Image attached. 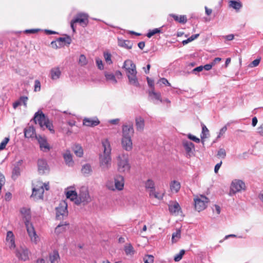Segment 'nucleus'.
Returning <instances> with one entry per match:
<instances>
[{"mask_svg": "<svg viewBox=\"0 0 263 263\" xmlns=\"http://www.w3.org/2000/svg\"><path fill=\"white\" fill-rule=\"evenodd\" d=\"M123 68L126 71V73L130 85L138 87L139 83L137 77V70L135 64L129 60H126L123 65Z\"/></svg>", "mask_w": 263, "mask_h": 263, "instance_id": "nucleus-1", "label": "nucleus"}, {"mask_svg": "<svg viewBox=\"0 0 263 263\" xmlns=\"http://www.w3.org/2000/svg\"><path fill=\"white\" fill-rule=\"evenodd\" d=\"M117 170L119 173H125L128 172L130 168L129 162V156L127 154L122 153L116 157Z\"/></svg>", "mask_w": 263, "mask_h": 263, "instance_id": "nucleus-2", "label": "nucleus"}, {"mask_svg": "<svg viewBox=\"0 0 263 263\" xmlns=\"http://www.w3.org/2000/svg\"><path fill=\"white\" fill-rule=\"evenodd\" d=\"M91 201V197L89 194L88 187L85 186L81 187L78 194V199L76 200V204L78 205L81 204L85 205Z\"/></svg>", "mask_w": 263, "mask_h": 263, "instance_id": "nucleus-3", "label": "nucleus"}, {"mask_svg": "<svg viewBox=\"0 0 263 263\" xmlns=\"http://www.w3.org/2000/svg\"><path fill=\"white\" fill-rule=\"evenodd\" d=\"M34 121L38 123L41 127H46L49 130L53 132L52 125L42 112L38 111L35 113L34 117Z\"/></svg>", "mask_w": 263, "mask_h": 263, "instance_id": "nucleus-4", "label": "nucleus"}, {"mask_svg": "<svg viewBox=\"0 0 263 263\" xmlns=\"http://www.w3.org/2000/svg\"><path fill=\"white\" fill-rule=\"evenodd\" d=\"M195 209L198 212L204 210L207 206L209 199L202 195H196L194 198Z\"/></svg>", "mask_w": 263, "mask_h": 263, "instance_id": "nucleus-5", "label": "nucleus"}, {"mask_svg": "<svg viewBox=\"0 0 263 263\" xmlns=\"http://www.w3.org/2000/svg\"><path fill=\"white\" fill-rule=\"evenodd\" d=\"M68 215L67 204L65 201H61L55 209V217L57 220H64Z\"/></svg>", "mask_w": 263, "mask_h": 263, "instance_id": "nucleus-6", "label": "nucleus"}, {"mask_svg": "<svg viewBox=\"0 0 263 263\" xmlns=\"http://www.w3.org/2000/svg\"><path fill=\"white\" fill-rule=\"evenodd\" d=\"M99 164L102 171L109 170L111 165V155L100 154L99 155Z\"/></svg>", "mask_w": 263, "mask_h": 263, "instance_id": "nucleus-7", "label": "nucleus"}, {"mask_svg": "<svg viewBox=\"0 0 263 263\" xmlns=\"http://www.w3.org/2000/svg\"><path fill=\"white\" fill-rule=\"evenodd\" d=\"M43 185V183L40 181L37 182L36 184H33L31 197L34 200L43 199L44 192Z\"/></svg>", "mask_w": 263, "mask_h": 263, "instance_id": "nucleus-8", "label": "nucleus"}, {"mask_svg": "<svg viewBox=\"0 0 263 263\" xmlns=\"http://www.w3.org/2000/svg\"><path fill=\"white\" fill-rule=\"evenodd\" d=\"M36 140L40 145V149L44 152H48L51 149V146L47 141L46 137L41 135L35 136Z\"/></svg>", "mask_w": 263, "mask_h": 263, "instance_id": "nucleus-9", "label": "nucleus"}, {"mask_svg": "<svg viewBox=\"0 0 263 263\" xmlns=\"http://www.w3.org/2000/svg\"><path fill=\"white\" fill-rule=\"evenodd\" d=\"M134 133L133 125L132 122L126 123L122 127V137L132 138Z\"/></svg>", "mask_w": 263, "mask_h": 263, "instance_id": "nucleus-10", "label": "nucleus"}, {"mask_svg": "<svg viewBox=\"0 0 263 263\" xmlns=\"http://www.w3.org/2000/svg\"><path fill=\"white\" fill-rule=\"evenodd\" d=\"M168 211L171 214L178 216L182 213L181 207L176 201H171L168 203Z\"/></svg>", "mask_w": 263, "mask_h": 263, "instance_id": "nucleus-11", "label": "nucleus"}, {"mask_svg": "<svg viewBox=\"0 0 263 263\" xmlns=\"http://www.w3.org/2000/svg\"><path fill=\"white\" fill-rule=\"evenodd\" d=\"M73 21L77 23H79L83 27H86L88 24V15L84 13H79L77 14Z\"/></svg>", "mask_w": 263, "mask_h": 263, "instance_id": "nucleus-12", "label": "nucleus"}, {"mask_svg": "<svg viewBox=\"0 0 263 263\" xmlns=\"http://www.w3.org/2000/svg\"><path fill=\"white\" fill-rule=\"evenodd\" d=\"M26 226V230L31 241L34 243H37L39 241V238L37 235L34 228L32 223L27 224Z\"/></svg>", "mask_w": 263, "mask_h": 263, "instance_id": "nucleus-13", "label": "nucleus"}, {"mask_svg": "<svg viewBox=\"0 0 263 263\" xmlns=\"http://www.w3.org/2000/svg\"><path fill=\"white\" fill-rule=\"evenodd\" d=\"M65 194L67 199L73 201L76 204V200L78 199V194L76 191L73 190V187H67L65 191Z\"/></svg>", "mask_w": 263, "mask_h": 263, "instance_id": "nucleus-14", "label": "nucleus"}, {"mask_svg": "<svg viewBox=\"0 0 263 263\" xmlns=\"http://www.w3.org/2000/svg\"><path fill=\"white\" fill-rule=\"evenodd\" d=\"M245 184L241 180H235L231 184V190L232 192L235 193L245 190Z\"/></svg>", "mask_w": 263, "mask_h": 263, "instance_id": "nucleus-15", "label": "nucleus"}, {"mask_svg": "<svg viewBox=\"0 0 263 263\" xmlns=\"http://www.w3.org/2000/svg\"><path fill=\"white\" fill-rule=\"evenodd\" d=\"M115 182V191L117 190L121 191L123 190L124 186V177L120 175H116L114 177Z\"/></svg>", "mask_w": 263, "mask_h": 263, "instance_id": "nucleus-16", "label": "nucleus"}, {"mask_svg": "<svg viewBox=\"0 0 263 263\" xmlns=\"http://www.w3.org/2000/svg\"><path fill=\"white\" fill-rule=\"evenodd\" d=\"M20 213L25 225H27V224L31 223L30 222L31 216L30 210L29 208L23 207L21 209Z\"/></svg>", "mask_w": 263, "mask_h": 263, "instance_id": "nucleus-17", "label": "nucleus"}, {"mask_svg": "<svg viewBox=\"0 0 263 263\" xmlns=\"http://www.w3.org/2000/svg\"><path fill=\"white\" fill-rule=\"evenodd\" d=\"M121 146L122 148L126 151L129 152L133 149V142L132 138L127 137L121 138Z\"/></svg>", "mask_w": 263, "mask_h": 263, "instance_id": "nucleus-18", "label": "nucleus"}, {"mask_svg": "<svg viewBox=\"0 0 263 263\" xmlns=\"http://www.w3.org/2000/svg\"><path fill=\"white\" fill-rule=\"evenodd\" d=\"M101 144L103 147V151L100 154L111 155L112 148L110 142L108 139L105 138L102 139Z\"/></svg>", "mask_w": 263, "mask_h": 263, "instance_id": "nucleus-19", "label": "nucleus"}, {"mask_svg": "<svg viewBox=\"0 0 263 263\" xmlns=\"http://www.w3.org/2000/svg\"><path fill=\"white\" fill-rule=\"evenodd\" d=\"M16 256L23 260H27L29 259L28 250L25 247H20L16 251Z\"/></svg>", "mask_w": 263, "mask_h": 263, "instance_id": "nucleus-20", "label": "nucleus"}, {"mask_svg": "<svg viewBox=\"0 0 263 263\" xmlns=\"http://www.w3.org/2000/svg\"><path fill=\"white\" fill-rule=\"evenodd\" d=\"M100 123L99 119L97 117L85 118L83 120V124L86 126H95Z\"/></svg>", "mask_w": 263, "mask_h": 263, "instance_id": "nucleus-21", "label": "nucleus"}, {"mask_svg": "<svg viewBox=\"0 0 263 263\" xmlns=\"http://www.w3.org/2000/svg\"><path fill=\"white\" fill-rule=\"evenodd\" d=\"M136 129L138 132H143L145 127V121L141 116H137L135 118Z\"/></svg>", "mask_w": 263, "mask_h": 263, "instance_id": "nucleus-22", "label": "nucleus"}, {"mask_svg": "<svg viewBox=\"0 0 263 263\" xmlns=\"http://www.w3.org/2000/svg\"><path fill=\"white\" fill-rule=\"evenodd\" d=\"M149 98L155 104H159L162 102L160 94L155 92L153 89L149 91Z\"/></svg>", "mask_w": 263, "mask_h": 263, "instance_id": "nucleus-23", "label": "nucleus"}, {"mask_svg": "<svg viewBox=\"0 0 263 263\" xmlns=\"http://www.w3.org/2000/svg\"><path fill=\"white\" fill-rule=\"evenodd\" d=\"M69 223L64 222L58 224L55 228L54 233L57 235L65 232L69 228Z\"/></svg>", "mask_w": 263, "mask_h": 263, "instance_id": "nucleus-24", "label": "nucleus"}, {"mask_svg": "<svg viewBox=\"0 0 263 263\" xmlns=\"http://www.w3.org/2000/svg\"><path fill=\"white\" fill-rule=\"evenodd\" d=\"M38 171L40 174H43L48 171L47 162L43 159L38 160Z\"/></svg>", "mask_w": 263, "mask_h": 263, "instance_id": "nucleus-25", "label": "nucleus"}, {"mask_svg": "<svg viewBox=\"0 0 263 263\" xmlns=\"http://www.w3.org/2000/svg\"><path fill=\"white\" fill-rule=\"evenodd\" d=\"M61 71L59 67H55L51 69L50 71V78L52 80H57L60 78Z\"/></svg>", "mask_w": 263, "mask_h": 263, "instance_id": "nucleus-26", "label": "nucleus"}, {"mask_svg": "<svg viewBox=\"0 0 263 263\" xmlns=\"http://www.w3.org/2000/svg\"><path fill=\"white\" fill-rule=\"evenodd\" d=\"M182 145L185 149L186 153L190 155L192 152V150L194 149V144L191 141L186 140H183L182 141Z\"/></svg>", "mask_w": 263, "mask_h": 263, "instance_id": "nucleus-27", "label": "nucleus"}, {"mask_svg": "<svg viewBox=\"0 0 263 263\" xmlns=\"http://www.w3.org/2000/svg\"><path fill=\"white\" fill-rule=\"evenodd\" d=\"M63 157L66 165L69 166L73 165L74 161L72 159V155L69 151L67 150L64 153Z\"/></svg>", "mask_w": 263, "mask_h": 263, "instance_id": "nucleus-28", "label": "nucleus"}, {"mask_svg": "<svg viewBox=\"0 0 263 263\" xmlns=\"http://www.w3.org/2000/svg\"><path fill=\"white\" fill-rule=\"evenodd\" d=\"M48 259L49 262L47 263H58L60 261V257L59 252L54 250L49 254Z\"/></svg>", "mask_w": 263, "mask_h": 263, "instance_id": "nucleus-29", "label": "nucleus"}, {"mask_svg": "<svg viewBox=\"0 0 263 263\" xmlns=\"http://www.w3.org/2000/svg\"><path fill=\"white\" fill-rule=\"evenodd\" d=\"M181 185L179 182L173 180L170 184V191L172 193H177L180 190Z\"/></svg>", "mask_w": 263, "mask_h": 263, "instance_id": "nucleus-30", "label": "nucleus"}, {"mask_svg": "<svg viewBox=\"0 0 263 263\" xmlns=\"http://www.w3.org/2000/svg\"><path fill=\"white\" fill-rule=\"evenodd\" d=\"M6 241L8 245L10 248L15 247L14 235L11 231H8L7 234Z\"/></svg>", "mask_w": 263, "mask_h": 263, "instance_id": "nucleus-31", "label": "nucleus"}, {"mask_svg": "<svg viewBox=\"0 0 263 263\" xmlns=\"http://www.w3.org/2000/svg\"><path fill=\"white\" fill-rule=\"evenodd\" d=\"M124 250L127 256H133L136 253V251L131 243L125 244L124 247Z\"/></svg>", "mask_w": 263, "mask_h": 263, "instance_id": "nucleus-32", "label": "nucleus"}, {"mask_svg": "<svg viewBox=\"0 0 263 263\" xmlns=\"http://www.w3.org/2000/svg\"><path fill=\"white\" fill-rule=\"evenodd\" d=\"M145 187L149 195H152L153 192L155 190L154 183L151 179H148L145 183Z\"/></svg>", "mask_w": 263, "mask_h": 263, "instance_id": "nucleus-33", "label": "nucleus"}, {"mask_svg": "<svg viewBox=\"0 0 263 263\" xmlns=\"http://www.w3.org/2000/svg\"><path fill=\"white\" fill-rule=\"evenodd\" d=\"M72 148V151L77 156L79 157H82L83 156L84 154L83 149L82 147L80 144H74Z\"/></svg>", "mask_w": 263, "mask_h": 263, "instance_id": "nucleus-34", "label": "nucleus"}, {"mask_svg": "<svg viewBox=\"0 0 263 263\" xmlns=\"http://www.w3.org/2000/svg\"><path fill=\"white\" fill-rule=\"evenodd\" d=\"M22 161L18 162V164L14 166L12 171V178L15 180L20 175L21 169L19 165L21 164Z\"/></svg>", "mask_w": 263, "mask_h": 263, "instance_id": "nucleus-35", "label": "nucleus"}, {"mask_svg": "<svg viewBox=\"0 0 263 263\" xmlns=\"http://www.w3.org/2000/svg\"><path fill=\"white\" fill-rule=\"evenodd\" d=\"M118 45L127 49H130L133 46V43L130 41L120 39L118 40Z\"/></svg>", "mask_w": 263, "mask_h": 263, "instance_id": "nucleus-36", "label": "nucleus"}, {"mask_svg": "<svg viewBox=\"0 0 263 263\" xmlns=\"http://www.w3.org/2000/svg\"><path fill=\"white\" fill-rule=\"evenodd\" d=\"M104 76L106 80L113 84L117 83V81L116 79L115 75L112 73L105 72Z\"/></svg>", "mask_w": 263, "mask_h": 263, "instance_id": "nucleus-37", "label": "nucleus"}, {"mask_svg": "<svg viewBox=\"0 0 263 263\" xmlns=\"http://www.w3.org/2000/svg\"><path fill=\"white\" fill-rule=\"evenodd\" d=\"M82 173L85 176H88L92 173V168L90 164H86L82 166Z\"/></svg>", "mask_w": 263, "mask_h": 263, "instance_id": "nucleus-38", "label": "nucleus"}, {"mask_svg": "<svg viewBox=\"0 0 263 263\" xmlns=\"http://www.w3.org/2000/svg\"><path fill=\"white\" fill-rule=\"evenodd\" d=\"M24 134L26 138H32L35 134V130L33 127L29 126L25 129Z\"/></svg>", "mask_w": 263, "mask_h": 263, "instance_id": "nucleus-39", "label": "nucleus"}, {"mask_svg": "<svg viewBox=\"0 0 263 263\" xmlns=\"http://www.w3.org/2000/svg\"><path fill=\"white\" fill-rule=\"evenodd\" d=\"M209 134V130L205 125L202 124V132L200 135L202 142L203 140L208 137V135Z\"/></svg>", "mask_w": 263, "mask_h": 263, "instance_id": "nucleus-40", "label": "nucleus"}, {"mask_svg": "<svg viewBox=\"0 0 263 263\" xmlns=\"http://www.w3.org/2000/svg\"><path fill=\"white\" fill-rule=\"evenodd\" d=\"M229 5L231 7L237 10H239L242 7V5L240 2L235 1H231L230 2Z\"/></svg>", "mask_w": 263, "mask_h": 263, "instance_id": "nucleus-41", "label": "nucleus"}, {"mask_svg": "<svg viewBox=\"0 0 263 263\" xmlns=\"http://www.w3.org/2000/svg\"><path fill=\"white\" fill-rule=\"evenodd\" d=\"M173 17L176 21L180 23L184 24L187 21V18L185 15L177 16L174 15H173Z\"/></svg>", "mask_w": 263, "mask_h": 263, "instance_id": "nucleus-42", "label": "nucleus"}, {"mask_svg": "<svg viewBox=\"0 0 263 263\" xmlns=\"http://www.w3.org/2000/svg\"><path fill=\"white\" fill-rule=\"evenodd\" d=\"M181 231L177 230L175 233H173L172 236V240L173 242H177L180 238Z\"/></svg>", "mask_w": 263, "mask_h": 263, "instance_id": "nucleus-43", "label": "nucleus"}, {"mask_svg": "<svg viewBox=\"0 0 263 263\" xmlns=\"http://www.w3.org/2000/svg\"><path fill=\"white\" fill-rule=\"evenodd\" d=\"M87 64V60L84 54L80 55L79 59V64L81 66H84Z\"/></svg>", "mask_w": 263, "mask_h": 263, "instance_id": "nucleus-44", "label": "nucleus"}, {"mask_svg": "<svg viewBox=\"0 0 263 263\" xmlns=\"http://www.w3.org/2000/svg\"><path fill=\"white\" fill-rule=\"evenodd\" d=\"M111 55L110 53H109L108 51H105L104 52V58L106 63L107 64H111L112 63V61L111 59Z\"/></svg>", "mask_w": 263, "mask_h": 263, "instance_id": "nucleus-45", "label": "nucleus"}, {"mask_svg": "<svg viewBox=\"0 0 263 263\" xmlns=\"http://www.w3.org/2000/svg\"><path fill=\"white\" fill-rule=\"evenodd\" d=\"M185 252V251L184 250H183V249L181 250L180 251V252L178 254H176L175 256V257H174V260L175 261H180L182 259L183 256L184 255Z\"/></svg>", "mask_w": 263, "mask_h": 263, "instance_id": "nucleus-46", "label": "nucleus"}, {"mask_svg": "<svg viewBox=\"0 0 263 263\" xmlns=\"http://www.w3.org/2000/svg\"><path fill=\"white\" fill-rule=\"evenodd\" d=\"M144 263H153L154 256L151 255H146L143 258Z\"/></svg>", "mask_w": 263, "mask_h": 263, "instance_id": "nucleus-47", "label": "nucleus"}, {"mask_svg": "<svg viewBox=\"0 0 263 263\" xmlns=\"http://www.w3.org/2000/svg\"><path fill=\"white\" fill-rule=\"evenodd\" d=\"M115 184H114V182L111 180H108L106 183V187L109 190L111 191H115Z\"/></svg>", "mask_w": 263, "mask_h": 263, "instance_id": "nucleus-48", "label": "nucleus"}, {"mask_svg": "<svg viewBox=\"0 0 263 263\" xmlns=\"http://www.w3.org/2000/svg\"><path fill=\"white\" fill-rule=\"evenodd\" d=\"M217 156L219 158L224 159L226 156V152L223 148H220L218 151Z\"/></svg>", "mask_w": 263, "mask_h": 263, "instance_id": "nucleus-49", "label": "nucleus"}, {"mask_svg": "<svg viewBox=\"0 0 263 263\" xmlns=\"http://www.w3.org/2000/svg\"><path fill=\"white\" fill-rule=\"evenodd\" d=\"M9 141L8 137H6L0 143V151L3 150Z\"/></svg>", "mask_w": 263, "mask_h": 263, "instance_id": "nucleus-50", "label": "nucleus"}, {"mask_svg": "<svg viewBox=\"0 0 263 263\" xmlns=\"http://www.w3.org/2000/svg\"><path fill=\"white\" fill-rule=\"evenodd\" d=\"M149 196L151 197H154V198H155L156 199L160 200V199H162L163 194L158 193L156 192L155 190L153 192V193L152 194V195H149Z\"/></svg>", "mask_w": 263, "mask_h": 263, "instance_id": "nucleus-51", "label": "nucleus"}, {"mask_svg": "<svg viewBox=\"0 0 263 263\" xmlns=\"http://www.w3.org/2000/svg\"><path fill=\"white\" fill-rule=\"evenodd\" d=\"M96 64H97L98 68L100 70L103 69L104 66H103L102 61L101 59H100L99 58H96Z\"/></svg>", "mask_w": 263, "mask_h": 263, "instance_id": "nucleus-52", "label": "nucleus"}, {"mask_svg": "<svg viewBox=\"0 0 263 263\" xmlns=\"http://www.w3.org/2000/svg\"><path fill=\"white\" fill-rule=\"evenodd\" d=\"M41 90V83L40 82L36 80L34 82V90L35 92L39 91Z\"/></svg>", "mask_w": 263, "mask_h": 263, "instance_id": "nucleus-53", "label": "nucleus"}, {"mask_svg": "<svg viewBox=\"0 0 263 263\" xmlns=\"http://www.w3.org/2000/svg\"><path fill=\"white\" fill-rule=\"evenodd\" d=\"M160 32V30L158 28H156L153 30L149 31L147 34V36L149 38L151 37L153 35Z\"/></svg>", "mask_w": 263, "mask_h": 263, "instance_id": "nucleus-54", "label": "nucleus"}, {"mask_svg": "<svg viewBox=\"0 0 263 263\" xmlns=\"http://www.w3.org/2000/svg\"><path fill=\"white\" fill-rule=\"evenodd\" d=\"M227 130V127L226 126H224L222 128H221V129L220 130L219 134L217 136V138H219L222 136H223L226 132Z\"/></svg>", "mask_w": 263, "mask_h": 263, "instance_id": "nucleus-55", "label": "nucleus"}, {"mask_svg": "<svg viewBox=\"0 0 263 263\" xmlns=\"http://www.w3.org/2000/svg\"><path fill=\"white\" fill-rule=\"evenodd\" d=\"M187 137L189 139H190L191 140H193V141L196 142V143H199L200 142V139L198 138H197L195 136H193L191 134H189L187 135Z\"/></svg>", "mask_w": 263, "mask_h": 263, "instance_id": "nucleus-56", "label": "nucleus"}, {"mask_svg": "<svg viewBox=\"0 0 263 263\" xmlns=\"http://www.w3.org/2000/svg\"><path fill=\"white\" fill-rule=\"evenodd\" d=\"M260 61V60L259 59H257L254 60L250 64V67H256V66H258V64H259Z\"/></svg>", "mask_w": 263, "mask_h": 263, "instance_id": "nucleus-57", "label": "nucleus"}, {"mask_svg": "<svg viewBox=\"0 0 263 263\" xmlns=\"http://www.w3.org/2000/svg\"><path fill=\"white\" fill-rule=\"evenodd\" d=\"M147 84L148 86L152 88H153L154 86V81L152 79L149 78V77L146 78Z\"/></svg>", "mask_w": 263, "mask_h": 263, "instance_id": "nucleus-58", "label": "nucleus"}, {"mask_svg": "<svg viewBox=\"0 0 263 263\" xmlns=\"http://www.w3.org/2000/svg\"><path fill=\"white\" fill-rule=\"evenodd\" d=\"M59 40L62 42H64L68 44H70L71 39L69 36L66 37H60Z\"/></svg>", "mask_w": 263, "mask_h": 263, "instance_id": "nucleus-59", "label": "nucleus"}, {"mask_svg": "<svg viewBox=\"0 0 263 263\" xmlns=\"http://www.w3.org/2000/svg\"><path fill=\"white\" fill-rule=\"evenodd\" d=\"M28 97L23 96L21 97L19 100L21 101V103H23L25 106H27V101H28Z\"/></svg>", "mask_w": 263, "mask_h": 263, "instance_id": "nucleus-60", "label": "nucleus"}, {"mask_svg": "<svg viewBox=\"0 0 263 263\" xmlns=\"http://www.w3.org/2000/svg\"><path fill=\"white\" fill-rule=\"evenodd\" d=\"M221 164H222V161H220L219 163H217L215 166L214 172H215V173H218V170H219Z\"/></svg>", "mask_w": 263, "mask_h": 263, "instance_id": "nucleus-61", "label": "nucleus"}, {"mask_svg": "<svg viewBox=\"0 0 263 263\" xmlns=\"http://www.w3.org/2000/svg\"><path fill=\"white\" fill-rule=\"evenodd\" d=\"M48 262H49V259L44 258L38 259L36 261V263H47Z\"/></svg>", "mask_w": 263, "mask_h": 263, "instance_id": "nucleus-62", "label": "nucleus"}, {"mask_svg": "<svg viewBox=\"0 0 263 263\" xmlns=\"http://www.w3.org/2000/svg\"><path fill=\"white\" fill-rule=\"evenodd\" d=\"M12 195L10 193L7 192L5 195V198L6 200L9 201L11 199Z\"/></svg>", "mask_w": 263, "mask_h": 263, "instance_id": "nucleus-63", "label": "nucleus"}, {"mask_svg": "<svg viewBox=\"0 0 263 263\" xmlns=\"http://www.w3.org/2000/svg\"><path fill=\"white\" fill-rule=\"evenodd\" d=\"M258 133L262 136H263V124L261 125L257 128Z\"/></svg>", "mask_w": 263, "mask_h": 263, "instance_id": "nucleus-64", "label": "nucleus"}]
</instances>
